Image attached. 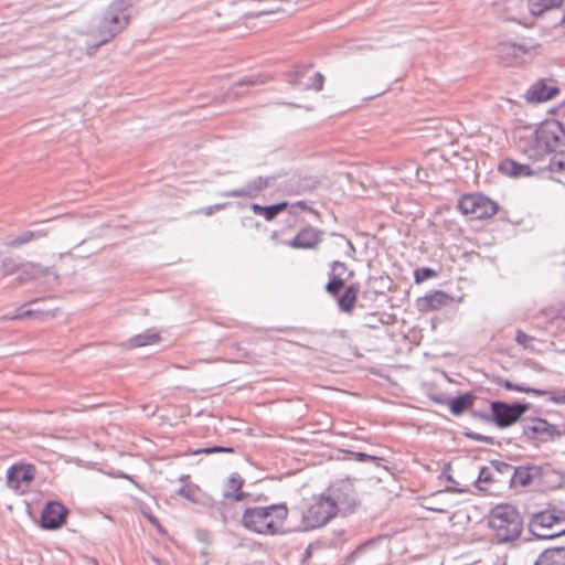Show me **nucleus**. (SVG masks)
Masks as SVG:
<instances>
[{"label":"nucleus","instance_id":"1","mask_svg":"<svg viewBox=\"0 0 565 565\" xmlns=\"http://www.w3.org/2000/svg\"><path fill=\"white\" fill-rule=\"evenodd\" d=\"M516 139L524 154L539 160L565 145V125L556 119H546L535 126L519 128Z\"/></svg>","mask_w":565,"mask_h":565},{"label":"nucleus","instance_id":"2","mask_svg":"<svg viewBox=\"0 0 565 565\" xmlns=\"http://www.w3.org/2000/svg\"><path fill=\"white\" fill-rule=\"evenodd\" d=\"M288 516L289 509L286 503H273L246 508L239 522L248 532L262 536H280L288 532Z\"/></svg>","mask_w":565,"mask_h":565},{"label":"nucleus","instance_id":"3","mask_svg":"<svg viewBox=\"0 0 565 565\" xmlns=\"http://www.w3.org/2000/svg\"><path fill=\"white\" fill-rule=\"evenodd\" d=\"M487 526L498 543L512 542L522 534L523 518L520 511L510 503L493 507L486 516Z\"/></svg>","mask_w":565,"mask_h":565},{"label":"nucleus","instance_id":"4","mask_svg":"<svg viewBox=\"0 0 565 565\" xmlns=\"http://www.w3.org/2000/svg\"><path fill=\"white\" fill-rule=\"evenodd\" d=\"M299 512L302 531L320 529L337 516L335 508L326 493L303 499Z\"/></svg>","mask_w":565,"mask_h":565},{"label":"nucleus","instance_id":"5","mask_svg":"<svg viewBox=\"0 0 565 565\" xmlns=\"http://www.w3.org/2000/svg\"><path fill=\"white\" fill-rule=\"evenodd\" d=\"M128 4L124 0L114 1L104 13L95 31L99 43H107L129 24Z\"/></svg>","mask_w":565,"mask_h":565},{"label":"nucleus","instance_id":"6","mask_svg":"<svg viewBox=\"0 0 565 565\" xmlns=\"http://www.w3.org/2000/svg\"><path fill=\"white\" fill-rule=\"evenodd\" d=\"M530 531L539 539H554L565 533V513L561 511H542L530 521Z\"/></svg>","mask_w":565,"mask_h":565},{"label":"nucleus","instance_id":"7","mask_svg":"<svg viewBox=\"0 0 565 565\" xmlns=\"http://www.w3.org/2000/svg\"><path fill=\"white\" fill-rule=\"evenodd\" d=\"M459 211L470 220H488L498 212V203L481 193L462 195L458 201Z\"/></svg>","mask_w":565,"mask_h":565},{"label":"nucleus","instance_id":"8","mask_svg":"<svg viewBox=\"0 0 565 565\" xmlns=\"http://www.w3.org/2000/svg\"><path fill=\"white\" fill-rule=\"evenodd\" d=\"M38 470L33 463L19 461L6 471V484L15 494H25L36 477Z\"/></svg>","mask_w":565,"mask_h":565},{"label":"nucleus","instance_id":"9","mask_svg":"<svg viewBox=\"0 0 565 565\" xmlns=\"http://www.w3.org/2000/svg\"><path fill=\"white\" fill-rule=\"evenodd\" d=\"M326 494L335 508L337 515L351 513L359 504L356 491L350 481L342 480L334 483Z\"/></svg>","mask_w":565,"mask_h":565},{"label":"nucleus","instance_id":"10","mask_svg":"<svg viewBox=\"0 0 565 565\" xmlns=\"http://www.w3.org/2000/svg\"><path fill=\"white\" fill-rule=\"evenodd\" d=\"M561 93L559 84L556 79L541 78L533 83L525 93V100L529 103H545L552 100Z\"/></svg>","mask_w":565,"mask_h":565},{"label":"nucleus","instance_id":"11","mask_svg":"<svg viewBox=\"0 0 565 565\" xmlns=\"http://www.w3.org/2000/svg\"><path fill=\"white\" fill-rule=\"evenodd\" d=\"M67 513V509L62 503L49 502L41 513V526L46 530H56L65 523Z\"/></svg>","mask_w":565,"mask_h":565},{"label":"nucleus","instance_id":"12","mask_svg":"<svg viewBox=\"0 0 565 565\" xmlns=\"http://www.w3.org/2000/svg\"><path fill=\"white\" fill-rule=\"evenodd\" d=\"M526 407L521 404L516 405H508L504 403H493L492 404V413L495 419V423L500 427H507L515 423L522 414L525 412Z\"/></svg>","mask_w":565,"mask_h":565},{"label":"nucleus","instance_id":"13","mask_svg":"<svg viewBox=\"0 0 565 565\" xmlns=\"http://www.w3.org/2000/svg\"><path fill=\"white\" fill-rule=\"evenodd\" d=\"M527 50L514 43H500L495 49L499 62L503 66H512L521 63Z\"/></svg>","mask_w":565,"mask_h":565},{"label":"nucleus","instance_id":"14","mask_svg":"<svg viewBox=\"0 0 565 565\" xmlns=\"http://www.w3.org/2000/svg\"><path fill=\"white\" fill-rule=\"evenodd\" d=\"M452 297L441 290H434L417 299V308L420 312H429L447 307Z\"/></svg>","mask_w":565,"mask_h":565},{"label":"nucleus","instance_id":"15","mask_svg":"<svg viewBox=\"0 0 565 565\" xmlns=\"http://www.w3.org/2000/svg\"><path fill=\"white\" fill-rule=\"evenodd\" d=\"M321 242V233L313 227H305L288 243L292 248L312 249Z\"/></svg>","mask_w":565,"mask_h":565},{"label":"nucleus","instance_id":"16","mask_svg":"<svg viewBox=\"0 0 565 565\" xmlns=\"http://www.w3.org/2000/svg\"><path fill=\"white\" fill-rule=\"evenodd\" d=\"M161 341L160 332L154 329H148L142 333L136 334L125 342V348L132 350L148 345H154Z\"/></svg>","mask_w":565,"mask_h":565},{"label":"nucleus","instance_id":"17","mask_svg":"<svg viewBox=\"0 0 565 565\" xmlns=\"http://www.w3.org/2000/svg\"><path fill=\"white\" fill-rule=\"evenodd\" d=\"M360 292L359 284L349 285L342 295L335 296L338 298V306L341 311L352 313L358 301Z\"/></svg>","mask_w":565,"mask_h":565},{"label":"nucleus","instance_id":"18","mask_svg":"<svg viewBox=\"0 0 565 565\" xmlns=\"http://www.w3.org/2000/svg\"><path fill=\"white\" fill-rule=\"evenodd\" d=\"M499 170L509 177L523 178L533 174V170L527 164H522L512 159H505L500 163Z\"/></svg>","mask_w":565,"mask_h":565},{"label":"nucleus","instance_id":"19","mask_svg":"<svg viewBox=\"0 0 565 565\" xmlns=\"http://www.w3.org/2000/svg\"><path fill=\"white\" fill-rule=\"evenodd\" d=\"M564 0H527V9L534 17H542L544 13L559 9Z\"/></svg>","mask_w":565,"mask_h":565},{"label":"nucleus","instance_id":"20","mask_svg":"<svg viewBox=\"0 0 565 565\" xmlns=\"http://www.w3.org/2000/svg\"><path fill=\"white\" fill-rule=\"evenodd\" d=\"M535 565H565V548L545 550L539 556Z\"/></svg>","mask_w":565,"mask_h":565},{"label":"nucleus","instance_id":"21","mask_svg":"<svg viewBox=\"0 0 565 565\" xmlns=\"http://www.w3.org/2000/svg\"><path fill=\"white\" fill-rule=\"evenodd\" d=\"M288 202H281L275 205L262 206L259 204H253L252 211L255 214L264 216L267 221L276 217L280 212L285 211L288 207Z\"/></svg>","mask_w":565,"mask_h":565},{"label":"nucleus","instance_id":"22","mask_svg":"<svg viewBox=\"0 0 565 565\" xmlns=\"http://www.w3.org/2000/svg\"><path fill=\"white\" fill-rule=\"evenodd\" d=\"M178 494L195 504L202 503L204 499V492L198 484L192 482H188L180 488Z\"/></svg>","mask_w":565,"mask_h":565},{"label":"nucleus","instance_id":"23","mask_svg":"<svg viewBox=\"0 0 565 565\" xmlns=\"http://www.w3.org/2000/svg\"><path fill=\"white\" fill-rule=\"evenodd\" d=\"M495 476H498V472L493 471L491 468L483 467L477 479L478 488L480 490L488 491V486L495 481Z\"/></svg>","mask_w":565,"mask_h":565},{"label":"nucleus","instance_id":"24","mask_svg":"<svg viewBox=\"0 0 565 565\" xmlns=\"http://www.w3.org/2000/svg\"><path fill=\"white\" fill-rule=\"evenodd\" d=\"M472 405V398L470 395L458 396L449 403L450 411L454 415H460L463 411Z\"/></svg>","mask_w":565,"mask_h":565},{"label":"nucleus","instance_id":"25","mask_svg":"<svg viewBox=\"0 0 565 565\" xmlns=\"http://www.w3.org/2000/svg\"><path fill=\"white\" fill-rule=\"evenodd\" d=\"M347 279L348 277L329 274V281L326 286V290L332 296H338L340 290L344 287Z\"/></svg>","mask_w":565,"mask_h":565},{"label":"nucleus","instance_id":"26","mask_svg":"<svg viewBox=\"0 0 565 565\" xmlns=\"http://www.w3.org/2000/svg\"><path fill=\"white\" fill-rule=\"evenodd\" d=\"M525 392H532L535 395H546L548 401L556 404H565V391H540V390H525Z\"/></svg>","mask_w":565,"mask_h":565},{"label":"nucleus","instance_id":"27","mask_svg":"<svg viewBox=\"0 0 565 565\" xmlns=\"http://www.w3.org/2000/svg\"><path fill=\"white\" fill-rule=\"evenodd\" d=\"M548 168L550 171L555 174L565 175V153L555 156L551 160Z\"/></svg>","mask_w":565,"mask_h":565},{"label":"nucleus","instance_id":"28","mask_svg":"<svg viewBox=\"0 0 565 565\" xmlns=\"http://www.w3.org/2000/svg\"><path fill=\"white\" fill-rule=\"evenodd\" d=\"M438 274L436 270L428 268V267H422L417 268L414 271V280L416 284H422L423 281L436 277Z\"/></svg>","mask_w":565,"mask_h":565},{"label":"nucleus","instance_id":"29","mask_svg":"<svg viewBox=\"0 0 565 565\" xmlns=\"http://www.w3.org/2000/svg\"><path fill=\"white\" fill-rule=\"evenodd\" d=\"M329 274L337 275L340 277H350L352 276V271H350L344 263L333 262L331 265V270Z\"/></svg>","mask_w":565,"mask_h":565},{"label":"nucleus","instance_id":"30","mask_svg":"<svg viewBox=\"0 0 565 565\" xmlns=\"http://www.w3.org/2000/svg\"><path fill=\"white\" fill-rule=\"evenodd\" d=\"M223 451L231 452L232 449L224 448V447L201 448V449H196V450H193V451H186L184 454H181L180 456H194V455H200V454L210 455V454L223 452Z\"/></svg>","mask_w":565,"mask_h":565},{"label":"nucleus","instance_id":"31","mask_svg":"<svg viewBox=\"0 0 565 565\" xmlns=\"http://www.w3.org/2000/svg\"><path fill=\"white\" fill-rule=\"evenodd\" d=\"M243 487V480L239 477H231L227 480V489L233 493H237L241 491Z\"/></svg>","mask_w":565,"mask_h":565},{"label":"nucleus","instance_id":"32","mask_svg":"<svg viewBox=\"0 0 565 565\" xmlns=\"http://www.w3.org/2000/svg\"><path fill=\"white\" fill-rule=\"evenodd\" d=\"M515 341L519 344L526 347L532 341V338L529 334H526L525 332L519 330L516 332Z\"/></svg>","mask_w":565,"mask_h":565},{"label":"nucleus","instance_id":"33","mask_svg":"<svg viewBox=\"0 0 565 565\" xmlns=\"http://www.w3.org/2000/svg\"><path fill=\"white\" fill-rule=\"evenodd\" d=\"M534 433L545 431L547 429V422L543 419L533 420V425L530 427Z\"/></svg>","mask_w":565,"mask_h":565},{"label":"nucleus","instance_id":"34","mask_svg":"<svg viewBox=\"0 0 565 565\" xmlns=\"http://www.w3.org/2000/svg\"><path fill=\"white\" fill-rule=\"evenodd\" d=\"M291 207L292 209H300L302 211L309 210V207H308V205H307V203L305 201H299V202L292 204Z\"/></svg>","mask_w":565,"mask_h":565},{"label":"nucleus","instance_id":"35","mask_svg":"<svg viewBox=\"0 0 565 565\" xmlns=\"http://www.w3.org/2000/svg\"><path fill=\"white\" fill-rule=\"evenodd\" d=\"M523 473L524 472L522 471H518L516 477L520 480L521 484L525 486L529 482V475L526 473V477H523Z\"/></svg>","mask_w":565,"mask_h":565},{"label":"nucleus","instance_id":"36","mask_svg":"<svg viewBox=\"0 0 565 565\" xmlns=\"http://www.w3.org/2000/svg\"><path fill=\"white\" fill-rule=\"evenodd\" d=\"M244 498V494L243 493H238L235 495V499L236 500H242Z\"/></svg>","mask_w":565,"mask_h":565},{"label":"nucleus","instance_id":"37","mask_svg":"<svg viewBox=\"0 0 565 565\" xmlns=\"http://www.w3.org/2000/svg\"><path fill=\"white\" fill-rule=\"evenodd\" d=\"M562 24H563V26L565 28V13H564V17H563V19H562Z\"/></svg>","mask_w":565,"mask_h":565},{"label":"nucleus","instance_id":"38","mask_svg":"<svg viewBox=\"0 0 565 565\" xmlns=\"http://www.w3.org/2000/svg\"><path fill=\"white\" fill-rule=\"evenodd\" d=\"M93 562H94V565H99L96 559H93Z\"/></svg>","mask_w":565,"mask_h":565}]
</instances>
